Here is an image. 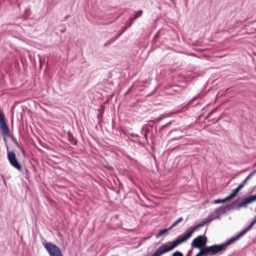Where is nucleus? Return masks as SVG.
Instances as JSON below:
<instances>
[{
  "label": "nucleus",
  "instance_id": "f257e3e1",
  "mask_svg": "<svg viewBox=\"0 0 256 256\" xmlns=\"http://www.w3.org/2000/svg\"><path fill=\"white\" fill-rule=\"evenodd\" d=\"M198 228H199L197 227V225L189 227L182 234L178 236L176 240L172 242H168V246L166 244H164L160 246L152 254V256H160L164 253L173 250L178 245L188 240Z\"/></svg>",
  "mask_w": 256,
  "mask_h": 256
},
{
  "label": "nucleus",
  "instance_id": "f03ea898",
  "mask_svg": "<svg viewBox=\"0 0 256 256\" xmlns=\"http://www.w3.org/2000/svg\"><path fill=\"white\" fill-rule=\"evenodd\" d=\"M226 250L223 243L220 244H214L209 246H205L201 248L198 253L195 256H212L216 254Z\"/></svg>",
  "mask_w": 256,
  "mask_h": 256
},
{
  "label": "nucleus",
  "instance_id": "7ed1b4c3",
  "mask_svg": "<svg viewBox=\"0 0 256 256\" xmlns=\"http://www.w3.org/2000/svg\"><path fill=\"white\" fill-rule=\"evenodd\" d=\"M254 225V224L251 222V223L246 228L244 229L240 232L239 234H238L237 235L232 236L230 239L224 242L223 244L225 246L226 248V249L228 246L234 243L240 238L248 232L252 228Z\"/></svg>",
  "mask_w": 256,
  "mask_h": 256
},
{
  "label": "nucleus",
  "instance_id": "20e7f679",
  "mask_svg": "<svg viewBox=\"0 0 256 256\" xmlns=\"http://www.w3.org/2000/svg\"><path fill=\"white\" fill-rule=\"evenodd\" d=\"M237 200H236L230 204L226 206H220L213 211L210 214V215L212 218H214V220L216 218H220V214L226 212V209L234 208L233 206L235 204Z\"/></svg>",
  "mask_w": 256,
  "mask_h": 256
},
{
  "label": "nucleus",
  "instance_id": "39448f33",
  "mask_svg": "<svg viewBox=\"0 0 256 256\" xmlns=\"http://www.w3.org/2000/svg\"><path fill=\"white\" fill-rule=\"evenodd\" d=\"M44 246L50 256H62L60 249L57 246L51 242H46Z\"/></svg>",
  "mask_w": 256,
  "mask_h": 256
},
{
  "label": "nucleus",
  "instance_id": "423d86ee",
  "mask_svg": "<svg viewBox=\"0 0 256 256\" xmlns=\"http://www.w3.org/2000/svg\"><path fill=\"white\" fill-rule=\"evenodd\" d=\"M6 147L8 152V159L10 164L18 170L21 171L22 168L16 158L15 153L12 151L10 152L8 150V145H6Z\"/></svg>",
  "mask_w": 256,
  "mask_h": 256
},
{
  "label": "nucleus",
  "instance_id": "0eeeda50",
  "mask_svg": "<svg viewBox=\"0 0 256 256\" xmlns=\"http://www.w3.org/2000/svg\"><path fill=\"white\" fill-rule=\"evenodd\" d=\"M207 238L204 235H200L194 239L192 242L191 246L192 248H201L206 246Z\"/></svg>",
  "mask_w": 256,
  "mask_h": 256
},
{
  "label": "nucleus",
  "instance_id": "6e6552de",
  "mask_svg": "<svg viewBox=\"0 0 256 256\" xmlns=\"http://www.w3.org/2000/svg\"><path fill=\"white\" fill-rule=\"evenodd\" d=\"M256 200V194L250 196L248 197L245 198L243 200L240 202L236 206H233L234 208L240 209L241 208H246L248 204Z\"/></svg>",
  "mask_w": 256,
  "mask_h": 256
},
{
  "label": "nucleus",
  "instance_id": "1a4fd4ad",
  "mask_svg": "<svg viewBox=\"0 0 256 256\" xmlns=\"http://www.w3.org/2000/svg\"><path fill=\"white\" fill-rule=\"evenodd\" d=\"M0 128L2 135L6 136L8 137L11 136L10 130L5 121V118L0 120Z\"/></svg>",
  "mask_w": 256,
  "mask_h": 256
},
{
  "label": "nucleus",
  "instance_id": "9d476101",
  "mask_svg": "<svg viewBox=\"0 0 256 256\" xmlns=\"http://www.w3.org/2000/svg\"><path fill=\"white\" fill-rule=\"evenodd\" d=\"M142 13L143 12L142 10H138L134 13L126 22V26H127V27H130L135 20L140 17L142 15Z\"/></svg>",
  "mask_w": 256,
  "mask_h": 256
},
{
  "label": "nucleus",
  "instance_id": "9b49d317",
  "mask_svg": "<svg viewBox=\"0 0 256 256\" xmlns=\"http://www.w3.org/2000/svg\"><path fill=\"white\" fill-rule=\"evenodd\" d=\"M244 186L242 184H240L228 196L231 199L235 197L239 191Z\"/></svg>",
  "mask_w": 256,
  "mask_h": 256
},
{
  "label": "nucleus",
  "instance_id": "f8f14e48",
  "mask_svg": "<svg viewBox=\"0 0 256 256\" xmlns=\"http://www.w3.org/2000/svg\"><path fill=\"white\" fill-rule=\"evenodd\" d=\"M150 128H148L147 124H145L142 126L140 132L141 134H143V132H144V138L146 142H148V134L150 132Z\"/></svg>",
  "mask_w": 256,
  "mask_h": 256
},
{
  "label": "nucleus",
  "instance_id": "ddd939ff",
  "mask_svg": "<svg viewBox=\"0 0 256 256\" xmlns=\"http://www.w3.org/2000/svg\"><path fill=\"white\" fill-rule=\"evenodd\" d=\"M68 141L73 145L76 146L77 144V140L74 138L72 134L70 132H68Z\"/></svg>",
  "mask_w": 256,
  "mask_h": 256
},
{
  "label": "nucleus",
  "instance_id": "4468645a",
  "mask_svg": "<svg viewBox=\"0 0 256 256\" xmlns=\"http://www.w3.org/2000/svg\"><path fill=\"white\" fill-rule=\"evenodd\" d=\"M120 36V34H119L116 36H114L113 38H110V40H108V41H107L104 44V46H108V45H109V44H112L113 42H114Z\"/></svg>",
  "mask_w": 256,
  "mask_h": 256
},
{
  "label": "nucleus",
  "instance_id": "2eb2a0df",
  "mask_svg": "<svg viewBox=\"0 0 256 256\" xmlns=\"http://www.w3.org/2000/svg\"><path fill=\"white\" fill-rule=\"evenodd\" d=\"M170 230H171V228H170V227L168 228H164V229L161 230L156 234V238H158L160 237L161 236H162L164 234H166V232H168Z\"/></svg>",
  "mask_w": 256,
  "mask_h": 256
},
{
  "label": "nucleus",
  "instance_id": "dca6fc26",
  "mask_svg": "<svg viewBox=\"0 0 256 256\" xmlns=\"http://www.w3.org/2000/svg\"><path fill=\"white\" fill-rule=\"evenodd\" d=\"M230 200V198L229 196H226V198H223V199L215 200L213 202V203H214V204L223 203V202H224L228 200Z\"/></svg>",
  "mask_w": 256,
  "mask_h": 256
},
{
  "label": "nucleus",
  "instance_id": "f3484780",
  "mask_svg": "<svg viewBox=\"0 0 256 256\" xmlns=\"http://www.w3.org/2000/svg\"><path fill=\"white\" fill-rule=\"evenodd\" d=\"M183 220L182 217H180L176 220L174 221L172 225L170 226V228L172 229L174 227L176 226L178 223L181 222Z\"/></svg>",
  "mask_w": 256,
  "mask_h": 256
},
{
  "label": "nucleus",
  "instance_id": "a211bd4d",
  "mask_svg": "<svg viewBox=\"0 0 256 256\" xmlns=\"http://www.w3.org/2000/svg\"><path fill=\"white\" fill-rule=\"evenodd\" d=\"M213 220H214V218H212L210 216L209 214L208 216L204 219V222H205V224H206L210 223Z\"/></svg>",
  "mask_w": 256,
  "mask_h": 256
},
{
  "label": "nucleus",
  "instance_id": "6ab92c4d",
  "mask_svg": "<svg viewBox=\"0 0 256 256\" xmlns=\"http://www.w3.org/2000/svg\"><path fill=\"white\" fill-rule=\"evenodd\" d=\"M252 176V173H250L248 176H247V177L242 181L241 184L244 186L247 181Z\"/></svg>",
  "mask_w": 256,
  "mask_h": 256
},
{
  "label": "nucleus",
  "instance_id": "aec40b11",
  "mask_svg": "<svg viewBox=\"0 0 256 256\" xmlns=\"http://www.w3.org/2000/svg\"><path fill=\"white\" fill-rule=\"evenodd\" d=\"M11 139L12 140V141L16 144V146L20 148V149H21V148L20 146V144L18 142V140H16V139L13 136H11Z\"/></svg>",
  "mask_w": 256,
  "mask_h": 256
},
{
  "label": "nucleus",
  "instance_id": "412c9836",
  "mask_svg": "<svg viewBox=\"0 0 256 256\" xmlns=\"http://www.w3.org/2000/svg\"><path fill=\"white\" fill-rule=\"evenodd\" d=\"M124 134L126 136H127L128 138H129L130 136H131V137H136V138H138L139 136L138 134H133V133H127L126 134V132L124 133Z\"/></svg>",
  "mask_w": 256,
  "mask_h": 256
},
{
  "label": "nucleus",
  "instance_id": "4be33fe9",
  "mask_svg": "<svg viewBox=\"0 0 256 256\" xmlns=\"http://www.w3.org/2000/svg\"><path fill=\"white\" fill-rule=\"evenodd\" d=\"M168 116H169L166 114H162L161 116H160L156 118V120L158 121H160L162 120H163L164 118H166Z\"/></svg>",
  "mask_w": 256,
  "mask_h": 256
},
{
  "label": "nucleus",
  "instance_id": "5701e85b",
  "mask_svg": "<svg viewBox=\"0 0 256 256\" xmlns=\"http://www.w3.org/2000/svg\"><path fill=\"white\" fill-rule=\"evenodd\" d=\"M174 121V120H173V122ZM172 121H170V122H168L167 124H166L162 126L160 128V131H162L164 128H165L167 126H169L170 124H172Z\"/></svg>",
  "mask_w": 256,
  "mask_h": 256
},
{
  "label": "nucleus",
  "instance_id": "b1692460",
  "mask_svg": "<svg viewBox=\"0 0 256 256\" xmlns=\"http://www.w3.org/2000/svg\"><path fill=\"white\" fill-rule=\"evenodd\" d=\"M172 256H183V254L180 252L176 251L172 254Z\"/></svg>",
  "mask_w": 256,
  "mask_h": 256
},
{
  "label": "nucleus",
  "instance_id": "393cba45",
  "mask_svg": "<svg viewBox=\"0 0 256 256\" xmlns=\"http://www.w3.org/2000/svg\"><path fill=\"white\" fill-rule=\"evenodd\" d=\"M204 224H205V222H204L203 220L197 224V227L200 228V227L203 226Z\"/></svg>",
  "mask_w": 256,
  "mask_h": 256
},
{
  "label": "nucleus",
  "instance_id": "a878e982",
  "mask_svg": "<svg viewBox=\"0 0 256 256\" xmlns=\"http://www.w3.org/2000/svg\"><path fill=\"white\" fill-rule=\"evenodd\" d=\"M130 140L132 141V142H136L138 144L140 145H142L143 144V142H142L140 140Z\"/></svg>",
  "mask_w": 256,
  "mask_h": 256
},
{
  "label": "nucleus",
  "instance_id": "bb28decb",
  "mask_svg": "<svg viewBox=\"0 0 256 256\" xmlns=\"http://www.w3.org/2000/svg\"><path fill=\"white\" fill-rule=\"evenodd\" d=\"M128 27H127V26H126V25L125 24V26L124 27H122V31L120 33V35L122 34L124 32Z\"/></svg>",
  "mask_w": 256,
  "mask_h": 256
},
{
  "label": "nucleus",
  "instance_id": "cd10ccee",
  "mask_svg": "<svg viewBox=\"0 0 256 256\" xmlns=\"http://www.w3.org/2000/svg\"><path fill=\"white\" fill-rule=\"evenodd\" d=\"M132 87H133V85H132L127 90L126 92H125V95H126L128 94L132 90Z\"/></svg>",
  "mask_w": 256,
  "mask_h": 256
},
{
  "label": "nucleus",
  "instance_id": "c85d7f7f",
  "mask_svg": "<svg viewBox=\"0 0 256 256\" xmlns=\"http://www.w3.org/2000/svg\"><path fill=\"white\" fill-rule=\"evenodd\" d=\"M97 118L98 120H100L102 118V114H98L97 116Z\"/></svg>",
  "mask_w": 256,
  "mask_h": 256
},
{
  "label": "nucleus",
  "instance_id": "c756f323",
  "mask_svg": "<svg viewBox=\"0 0 256 256\" xmlns=\"http://www.w3.org/2000/svg\"><path fill=\"white\" fill-rule=\"evenodd\" d=\"M197 98H198V96H195V97L193 98H192V100H190L188 102V104H190L192 102L193 100H195Z\"/></svg>",
  "mask_w": 256,
  "mask_h": 256
},
{
  "label": "nucleus",
  "instance_id": "7c9ffc66",
  "mask_svg": "<svg viewBox=\"0 0 256 256\" xmlns=\"http://www.w3.org/2000/svg\"><path fill=\"white\" fill-rule=\"evenodd\" d=\"M108 168L111 171H113L114 170V168L112 166H108Z\"/></svg>",
  "mask_w": 256,
  "mask_h": 256
},
{
  "label": "nucleus",
  "instance_id": "2f4dec72",
  "mask_svg": "<svg viewBox=\"0 0 256 256\" xmlns=\"http://www.w3.org/2000/svg\"><path fill=\"white\" fill-rule=\"evenodd\" d=\"M252 222L254 224L256 223V216L254 218Z\"/></svg>",
  "mask_w": 256,
  "mask_h": 256
},
{
  "label": "nucleus",
  "instance_id": "473e14b6",
  "mask_svg": "<svg viewBox=\"0 0 256 256\" xmlns=\"http://www.w3.org/2000/svg\"><path fill=\"white\" fill-rule=\"evenodd\" d=\"M256 192V186L253 188V189L252 191V192Z\"/></svg>",
  "mask_w": 256,
  "mask_h": 256
},
{
  "label": "nucleus",
  "instance_id": "72a5a7b5",
  "mask_svg": "<svg viewBox=\"0 0 256 256\" xmlns=\"http://www.w3.org/2000/svg\"><path fill=\"white\" fill-rule=\"evenodd\" d=\"M216 108H214V109L212 110L211 112H212V113H213V112H215L216 111Z\"/></svg>",
  "mask_w": 256,
  "mask_h": 256
},
{
  "label": "nucleus",
  "instance_id": "f704fd0d",
  "mask_svg": "<svg viewBox=\"0 0 256 256\" xmlns=\"http://www.w3.org/2000/svg\"><path fill=\"white\" fill-rule=\"evenodd\" d=\"M178 130V129H174V130H170V133H172V132H173L176 131V130Z\"/></svg>",
  "mask_w": 256,
  "mask_h": 256
},
{
  "label": "nucleus",
  "instance_id": "c9c22d12",
  "mask_svg": "<svg viewBox=\"0 0 256 256\" xmlns=\"http://www.w3.org/2000/svg\"><path fill=\"white\" fill-rule=\"evenodd\" d=\"M256 172V170H254L253 172H252L251 173H252V175Z\"/></svg>",
  "mask_w": 256,
  "mask_h": 256
},
{
  "label": "nucleus",
  "instance_id": "e433bc0d",
  "mask_svg": "<svg viewBox=\"0 0 256 256\" xmlns=\"http://www.w3.org/2000/svg\"><path fill=\"white\" fill-rule=\"evenodd\" d=\"M142 134L144 136V132H143V134Z\"/></svg>",
  "mask_w": 256,
  "mask_h": 256
},
{
  "label": "nucleus",
  "instance_id": "4c0bfd02",
  "mask_svg": "<svg viewBox=\"0 0 256 256\" xmlns=\"http://www.w3.org/2000/svg\"><path fill=\"white\" fill-rule=\"evenodd\" d=\"M186 256H190V255L188 254L186 255Z\"/></svg>",
  "mask_w": 256,
  "mask_h": 256
},
{
  "label": "nucleus",
  "instance_id": "58836bf2",
  "mask_svg": "<svg viewBox=\"0 0 256 256\" xmlns=\"http://www.w3.org/2000/svg\"><path fill=\"white\" fill-rule=\"evenodd\" d=\"M150 126H152V124H150Z\"/></svg>",
  "mask_w": 256,
  "mask_h": 256
},
{
  "label": "nucleus",
  "instance_id": "ea45409f",
  "mask_svg": "<svg viewBox=\"0 0 256 256\" xmlns=\"http://www.w3.org/2000/svg\"><path fill=\"white\" fill-rule=\"evenodd\" d=\"M150 126H152V124H150Z\"/></svg>",
  "mask_w": 256,
  "mask_h": 256
},
{
  "label": "nucleus",
  "instance_id": "a19ab883",
  "mask_svg": "<svg viewBox=\"0 0 256 256\" xmlns=\"http://www.w3.org/2000/svg\"><path fill=\"white\" fill-rule=\"evenodd\" d=\"M254 166H256V162L254 164Z\"/></svg>",
  "mask_w": 256,
  "mask_h": 256
}]
</instances>
